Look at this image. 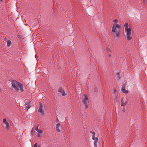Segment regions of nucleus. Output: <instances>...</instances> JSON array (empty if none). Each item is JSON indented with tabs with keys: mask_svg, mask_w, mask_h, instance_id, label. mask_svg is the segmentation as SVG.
<instances>
[{
	"mask_svg": "<svg viewBox=\"0 0 147 147\" xmlns=\"http://www.w3.org/2000/svg\"><path fill=\"white\" fill-rule=\"evenodd\" d=\"M84 98L82 99V102L85 105V108L87 109L88 107V103L89 102L88 101V98L87 95L86 94H84Z\"/></svg>",
	"mask_w": 147,
	"mask_h": 147,
	"instance_id": "nucleus-4",
	"label": "nucleus"
},
{
	"mask_svg": "<svg viewBox=\"0 0 147 147\" xmlns=\"http://www.w3.org/2000/svg\"><path fill=\"white\" fill-rule=\"evenodd\" d=\"M0 1H3V0H0Z\"/></svg>",
	"mask_w": 147,
	"mask_h": 147,
	"instance_id": "nucleus-31",
	"label": "nucleus"
},
{
	"mask_svg": "<svg viewBox=\"0 0 147 147\" xmlns=\"http://www.w3.org/2000/svg\"><path fill=\"white\" fill-rule=\"evenodd\" d=\"M123 112H124L125 111V109L124 108H123Z\"/></svg>",
	"mask_w": 147,
	"mask_h": 147,
	"instance_id": "nucleus-23",
	"label": "nucleus"
},
{
	"mask_svg": "<svg viewBox=\"0 0 147 147\" xmlns=\"http://www.w3.org/2000/svg\"><path fill=\"white\" fill-rule=\"evenodd\" d=\"M6 39H7V38L6 37L4 38V40L6 41Z\"/></svg>",
	"mask_w": 147,
	"mask_h": 147,
	"instance_id": "nucleus-26",
	"label": "nucleus"
},
{
	"mask_svg": "<svg viewBox=\"0 0 147 147\" xmlns=\"http://www.w3.org/2000/svg\"><path fill=\"white\" fill-rule=\"evenodd\" d=\"M38 125L36 127V128H35V130L36 131H37L38 132V131L39 130V129L38 128Z\"/></svg>",
	"mask_w": 147,
	"mask_h": 147,
	"instance_id": "nucleus-20",
	"label": "nucleus"
},
{
	"mask_svg": "<svg viewBox=\"0 0 147 147\" xmlns=\"http://www.w3.org/2000/svg\"><path fill=\"white\" fill-rule=\"evenodd\" d=\"M11 84L13 87L17 91H18L19 90L21 92H23L24 91L23 85L18 82L15 80H13L12 81Z\"/></svg>",
	"mask_w": 147,
	"mask_h": 147,
	"instance_id": "nucleus-2",
	"label": "nucleus"
},
{
	"mask_svg": "<svg viewBox=\"0 0 147 147\" xmlns=\"http://www.w3.org/2000/svg\"><path fill=\"white\" fill-rule=\"evenodd\" d=\"M94 91L95 92H96L98 91V90L96 87H94Z\"/></svg>",
	"mask_w": 147,
	"mask_h": 147,
	"instance_id": "nucleus-18",
	"label": "nucleus"
},
{
	"mask_svg": "<svg viewBox=\"0 0 147 147\" xmlns=\"http://www.w3.org/2000/svg\"><path fill=\"white\" fill-rule=\"evenodd\" d=\"M125 27V32L126 34V38L128 40H130L132 38V36L131 34V29L130 28H128V24L125 23L124 24Z\"/></svg>",
	"mask_w": 147,
	"mask_h": 147,
	"instance_id": "nucleus-3",
	"label": "nucleus"
},
{
	"mask_svg": "<svg viewBox=\"0 0 147 147\" xmlns=\"http://www.w3.org/2000/svg\"><path fill=\"white\" fill-rule=\"evenodd\" d=\"M38 147H40V145H38Z\"/></svg>",
	"mask_w": 147,
	"mask_h": 147,
	"instance_id": "nucleus-28",
	"label": "nucleus"
},
{
	"mask_svg": "<svg viewBox=\"0 0 147 147\" xmlns=\"http://www.w3.org/2000/svg\"><path fill=\"white\" fill-rule=\"evenodd\" d=\"M126 84H124L122 87L121 90L122 92L125 93L127 94L128 93V91L125 89Z\"/></svg>",
	"mask_w": 147,
	"mask_h": 147,
	"instance_id": "nucleus-7",
	"label": "nucleus"
},
{
	"mask_svg": "<svg viewBox=\"0 0 147 147\" xmlns=\"http://www.w3.org/2000/svg\"><path fill=\"white\" fill-rule=\"evenodd\" d=\"M38 132L40 134H42L43 132L40 129H39V130L38 131Z\"/></svg>",
	"mask_w": 147,
	"mask_h": 147,
	"instance_id": "nucleus-19",
	"label": "nucleus"
},
{
	"mask_svg": "<svg viewBox=\"0 0 147 147\" xmlns=\"http://www.w3.org/2000/svg\"><path fill=\"white\" fill-rule=\"evenodd\" d=\"M113 22H114V24H117L118 20L117 19H115L113 21Z\"/></svg>",
	"mask_w": 147,
	"mask_h": 147,
	"instance_id": "nucleus-15",
	"label": "nucleus"
},
{
	"mask_svg": "<svg viewBox=\"0 0 147 147\" xmlns=\"http://www.w3.org/2000/svg\"><path fill=\"white\" fill-rule=\"evenodd\" d=\"M26 101L25 100V105H28L26 107V109L27 110H28V109L31 107L30 105L29 104L30 103L31 101L30 100H28L27 102H26Z\"/></svg>",
	"mask_w": 147,
	"mask_h": 147,
	"instance_id": "nucleus-8",
	"label": "nucleus"
},
{
	"mask_svg": "<svg viewBox=\"0 0 147 147\" xmlns=\"http://www.w3.org/2000/svg\"><path fill=\"white\" fill-rule=\"evenodd\" d=\"M60 126V123L57 124L56 125L55 129L57 132H60L61 130L59 129Z\"/></svg>",
	"mask_w": 147,
	"mask_h": 147,
	"instance_id": "nucleus-9",
	"label": "nucleus"
},
{
	"mask_svg": "<svg viewBox=\"0 0 147 147\" xmlns=\"http://www.w3.org/2000/svg\"><path fill=\"white\" fill-rule=\"evenodd\" d=\"M1 89H0V91H1Z\"/></svg>",
	"mask_w": 147,
	"mask_h": 147,
	"instance_id": "nucleus-32",
	"label": "nucleus"
},
{
	"mask_svg": "<svg viewBox=\"0 0 147 147\" xmlns=\"http://www.w3.org/2000/svg\"><path fill=\"white\" fill-rule=\"evenodd\" d=\"M115 97L116 98H117L118 97V95L117 94H116V96H115Z\"/></svg>",
	"mask_w": 147,
	"mask_h": 147,
	"instance_id": "nucleus-25",
	"label": "nucleus"
},
{
	"mask_svg": "<svg viewBox=\"0 0 147 147\" xmlns=\"http://www.w3.org/2000/svg\"><path fill=\"white\" fill-rule=\"evenodd\" d=\"M127 103V101H126L125 102H124L123 101V98L122 100L121 101V105L122 106H125Z\"/></svg>",
	"mask_w": 147,
	"mask_h": 147,
	"instance_id": "nucleus-11",
	"label": "nucleus"
},
{
	"mask_svg": "<svg viewBox=\"0 0 147 147\" xmlns=\"http://www.w3.org/2000/svg\"><path fill=\"white\" fill-rule=\"evenodd\" d=\"M7 47L9 48V47H10V46L11 45V40H8L7 41Z\"/></svg>",
	"mask_w": 147,
	"mask_h": 147,
	"instance_id": "nucleus-13",
	"label": "nucleus"
},
{
	"mask_svg": "<svg viewBox=\"0 0 147 147\" xmlns=\"http://www.w3.org/2000/svg\"><path fill=\"white\" fill-rule=\"evenodd\" d=\"M90 132L92 134V138L93 140H94V147H97V143L98 142V138L97 137L95 138V132L90 131Z\"/></svg>",
	"mask_w": 147,
	"mask_h": 147,
	"instance_id": "nucleus-5",
	"label": "nucleus"
},
{
	"mask_svg": "<svg viewBox=\"0 0 147 147\" xmlns=\"http://www.w3.org/2000/svg\"><path fill=\"white\" fill-rule=\"evenodd\" d=\"M37 136L38 137H40V134H38V135Z\"/></svg>",
	"mask_w": 147,
	"mask_h": 147,
	"instance_id": "nucleus-24",
	"label": "nucleus"
},
{
	"mask_svg": "<svg viewBox=\"0 0 147 147\" xmlns=\"http://www.w3.org/2000/svg\"><path fill=\"white\" fill-rule=\"evenodd\" d=\"M113 90H114V92L115 93H117V90L115 88H114Z\"/></svg>",
	"mask_w": 147,
	"mask_h": 147,
	"instance_id": "nucleus-22",
	"label": "nucleus"
},
{
	"mask_svg": "<svg viewBox=\"0 0 147 147\" xmlns=\"http://www.w3.org/2000/svg\"><path fill=\"white\" fill-rule=\"evenodd\" d=\"M6 124V129H8L9 128V124L8 123H6V124Z\"/></svg>",
	"mask_w": 147,
	"mask_h": 147,
	"instance_id": "nucleus-16",
	"label": "nucleus"
},
{
	"mask_svg": "<svg viewBox=\"0 0 147 147\" xmlns=\"http://www.w3.org/2000/svg\"><path fill=\"white\" fill-rule=\"evenodd\" d=\"M58 92H61L62 95L63 96H65V91L62 87H60L59 89Z\"/></svg>",
	"mask_w": 147,
	"mask_h": 147,
	"instance_id": "nucleus-10",
	"label": "nucleus"
},
{
	"mask_svg": "<svg viewBox=\"0 0 147 147\" xmlns=\"http://www.w3.org/2000/svg\"><path fill=\"white\" fill-rule=\"evenodd\" d=\"M3 122L5 124H6V123H8L7 121H6V118L4 119H3Z\"/></svg>",
	"mask_w": 147,
	"mask_h": 147,
	"instance_id": "nucleus-17",
	"label": "nucleus"
},
{
	"mask_svg": "<svg viewBox=\"0 0 147 147\" xmlns=\"http://www.w3.org/2000/svg\"><path fill=\"white\" fill-rule=\"evenodd\" d=\"M40 107L38 109V112L41 113L42 115H43L44 114V111L42 110L43 105L42 103L39 102Z\"/></svg>",
	"mask_w": 147,
	"mask_h": 147,
	"instance_id": "nucleus-6",
	"label": "nucleus"
},
{
	"mask_svg": "<svg viewBox=\"0 0 147 147\" xmlns=\"http://www.w3.org/2000/svg\"><path fill=\"white\" fill-rule=\"evenodd\" d=\"M115 76L116 77V79L117 80H119L121 78V77L120 76V73L119 72L117 73V74Z\"/></svg>",
	"mask_w": 147,
	"mask_h": 147,
	"instance_id": "nucleus-12",
	"label": "nucleus"
},
{
	"mask_svg": "<svg viewBox=\"0 0 147 147\" xmlns=\"http://www.w3.org/2000/svg\"><path fill=\"white\" fill-rule=\"evenodd\" d=\"M31 132H32H32H33V131H32H32H31Z\"/></svg>",
	"mask_w": 147,
	"mask_h": 147,
	"instance_id": "nucleus-30",
	"label": "nucleus"
},
{
	"mask_svg": "<svg viewBox=\"0 0 147 147\" xmlns=\"http://www.w3.org/2000/svg\"><path fill=\"white\" fill-rule=\"evenodd\" d=\"M108 56H109V57H111V55L110 54H109Z\"/></svg>",
	"mask_w": 147,
	"mask_h": 147,
	"instance_id": "nucleus-27",
	"label": "nucleus"
},
{
	"mask_svg": "<svg viewBox=\"0 0 147 147\" xmlns=\"http://www.w3.org/2000/svg\"><path fill=\"white\" fill-rule=\"evenodd\" d=\"M121 31V26L120 24H113L112 31L115 33L114 37L118 38L120 37Z\"/></svg>",
	"mask_w": 147,
	"mask_h": 147,
	"instance_id": "nucleus-1",
	"label": "nucleus"
},
{
	"mask_svg": "<svg viewBox=\"0 0 147 147\" xmlns=\"http://www.w3.org/2000/svg\"><path fill=\"white\" fill-rule=\"evenodd\" d=\"M34 147H38V144L37 143L35 144Z\"/></svg>",
	"mask_w": 147,
	"mask_h": 147,
	"instance_id": "nucleus-21",
	"label": "nucleus"
},
{
	"mask_svg": "<svg viewBox=\"0 0 147 147\" xmlns=\"http://www.w3.org/2000/svg\"><path fill=\"white\" fill-rule=\"evenodd\" d=\"M106 51L108 53H111V49L108 48H107L106 49Z\"/></svg>",
	"mask_w": 147,
	"mask_h": 147,
	"instance_id": "nucleus-14",
	"label": "nucleus"
},
{
	"mask_svg": "<svg viewBox=\"0 0 147 147\" xmlns=\"http://www.w3.org/2000/svg\"><path fill=\"white\" fill-rule=\"evenodd\" d=\"M20 35H19V36H18V37H19V38H21V37H20Z\"/></svg>",
	"mask_w": 147,
	"mask_h": 147,
	"instance_id": "nucleus-29",
	"label": "nucleus"
}]
</instances>
